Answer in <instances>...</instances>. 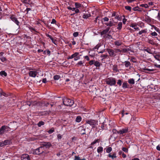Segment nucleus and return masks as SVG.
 <instances>
[{
    "instance_id": "nucleus-1",
    "label": "nucleus",
    "mask_w": 160,
    "mask_h": 160,
    "mask_svg": "<svg viewBox=\"0 0 160 160\" xmlns=\"http://www.w3.org/2000/svg\"><path fill=\"white\" fill-rule=\"evenodd\" d=\"M105 82L107 84L111 86H115L116 81L115 78H109L106 79Z\"/></svg>"
},
{
    "instance_id": "nucleus-2",
    "label": "nucleus",
    "mask_w": 160,
    "mask_h": 160,
    "mask_svg": "<svg viewBox=\"0 0 160 160\" xmlns=\"http://www.w3.org/2000/svg\"><path fill=\"white\" fill-rule=\"evenodd\" d=\"M63 104L65 106H71L74 104V101L71 99L65 98L63 99Z\"/></svg>"
},
{
    "instance_id": "nucleus-3",
    "label": "nucleus",
    "mask_w": 160,
    "mask_h": 160,
    "mask_svg": "<svg viewBox=\"0 0 160 160\" xmlns=\"http://www.w3.org/2000/svg\"><path fill=\"white\" fill-rule=\"evenodd\" d=\"M97 121L94 119H89L86 121V123L89 124L92 128H95V126L98 124Z\"/></svg>"
},
{
    "instance_id": "nucleus-4",
    "label": "nucleus",
    "mask_w": 160,
    "mask_h": 160,
    "mask_svg": "<svg viewBox=\"0 0 160 160\" xmlns=\"http://www.w3.org/2000/svg\"><path fill=\"white\" fill-rule=\"evenodd\" d=\"M10 131V128L6 126H2L0 128V135H2L5 132Z\"/></svg>"
},
{
    "instance_id": "nucleus-5",
    "label": "nucleus",
    "mask_w": 160,
    "mask_h": 160,
    "mask_svg": "<svg viewBox=\"0 0 160 160\" xmlns=\"http://www.w3.org/2000/svg\"><path fill=\"white\" fill-rule=\"evenodd\" d=\"M41 146L43 148L45 147L46 148H49L52 146V144L49 142H43L41 143Z\"/></svg>"
},
{
    "instance_id": "nucleus-6",
    "label": "nucleus",
    "mask_w": 160,
    "mask_h": 160,
    "mask_svg": "<svg viewBox=\"0 0 160 160\" xmlns=\"http://www.w3.org/2000/svg\"><path fill=\"white\" fill-rule=\"evenodd\" d=\"M107 51L109 54V55L111 57H114L116 56L117 52H115L113 50L109 48L106 49Z\"/></svg>"
},
{
    "instance_id": "nucleus-7",
    "label": "nucleus",
    "mask_w": 160,
    "mask_h": 160,
    "mask_svg": "<svg viewBox=\"0 0 160 160\" xmlns=\"http://www.w3.org/2000/svg\"><path fill=\"white\" fill-rule=\"evenodd\" d=\"M38 72L36 69L33 71H29L28 75L30 77L35 78L38 74Z\"/></svg>"
},
{
    "instance_id": "nucleus-8",
    "label": "nucleus",
    "mask_w": 160,
    "mask_h": 160,
    "mask_svg": "<svg viewBox=\"0 0 160 160\" xmlns=\"http://www.w3.org/2000/svg\"><path fill=\"white\" fill-rule=\"evenodd\" d=\"M12 142L10 140H5L0 142V146L2 147L4 146L9 145Z\"/></svg>"
},
{
    "instance_id": "nucleus-9",
    "label": "nucleus",
    "mask_w": 160,
    "mask_h": 160,
    "mask_svg": "<svg viewBox=\"0 0 160 160\" xmlns=\"http://www.w3.org/2000/svg\"><path fill=\"white\" fill-rule=\"evenodd\" d=\"M44 152L43 148L41 146L40 147L36 149L34 152V153L36 154L39 155L42 153Z\"/></svg>"
},
{
    "instance_id": "nucleus-10",
    "label": "nucleus",
    "mask_w": 160,
    "mask_h": 160,
    "mask_svg": "<svg viewBox=\"0 0 160 160\" xmlns=\"http://www.w3.org/2000/svg\"><path fill=\"white\" fill-rule=\"evenodd\" d=\"M21 160H30L29 155L27 154H22L21 158Z\"/></svg>"
},
{
    "instance_id": "nucleus-11",
    "label": "nucleus",
    "mask_w": 160,
    "mask_h": 160,
    "mask_svg": "<svg viewBox=\"0 0 160 160\" xmlns=\"http://www.w3.org/2000/svg\"><path fill=\"white\" fill-rule=\"evenodd\" d=\"M128 131V128H123L121 130L119 131V134H122L124 133L127 132Z\"/></svg>"
},
{
    "instance_id": "nucleus-12",
    "label": "nucleus",
    "mask_w": 160,
    "mask_h": 160,
    "mask_svg": "<svg viewBox=\"0 0 160 160\" xmlns=\"http://www.w3.org/2000/svg\"><path fill=\"white\" fill-rule=\"evenodd\" d=\"M15 23H16V24L19 26V24H20V22H19L18 21V19H17V18L14 17V16H12L11 18H10Z\"/></svg>"
},
{
    "instance_id": "nucleus-13",
    "label": "nucleus",
    "mask_w": 160,
    "mask_h": 160,
    "mask_svg": "<svg viewBox=\"0 0 160 160\" xmlns=\"http://www.w3.org/2000/svg\"><path fill=\"white\" fill-rule=\"evenodd\" d=\"M100 141V140L99 139H96L91 143L90 145V146L89 147V148H94V145L97 143H99Z\"/></svg>"
},
{
    "instance_id": "nucleus-14",
    "label": "nucleus",
    "mask_w": 160,
    "mask_h": 160,
    "mask_svg": "<svg viewBox=\"0 0 160 160\" xmlns=\"http://www.w3.org/2000/svg\"><path fill=\"white\" fill-rule=\"evenodd\" d=\"M111 17H115V19H117L118 20H119L120 19V18L119 17V15L115 12H113L112 13Z\"/></svg>"
},
{
    "instance_id": "nucleus-15",
    "label": "nucleus",
    "mask_w": 160,
    "mask_h": 160,
    "mask_svg": "<svg viewBox=\"0 0 160 160\" xmlns=\"http://www.w3.org/2000/svg\"><path fill=\"white\" fill-rule=\"evenodd\" d=\"M79 132L82 135L85 134V129L83 127H80L79 128Z\"/></svg>"
},
{
    "instance_id": "nucleus-16",
    "label": "nucleus",
    "mask_w": 160,
    "mask_h": 160,
    "mask_svg": "<svg viewBox=\"0 0 160 160\" xmlns=\"http://www.w3.org/2000/svg\"><path fill=\"white\" fill-rule=\"evenodd\" d=\"M108 156L110 158H111L112 159H114L115 158H117L116 153L115 152H114L112 154L111 153L108 154Z\"/></svg>"
},
{
    "instance_id": "nucleus-17",
    "label": "nucleus",
    "mask_w": 160,
    "mask_h": 160,
    "mask_svg": "<svg viewBox=\"0 0 160 160\" xmlns=\"http://www.w3.org/2000/svg\"><path fill=\"white\" fill-rule=\"evenodd\" d=\"M110 29V27H107L105 29L103 30L102 32H101V35H103L107 34L109 31Z\"/></svg>"
},
{
    "instance_id": "nucleus-18",
    "label": "nucleus",
    "mask_w": 160,
    "mask_h": 160,
    "mask_svg": "<svg viewBox=\"0 0 160 160\" xmlns=\"http://www.w3.org/2000/svg\"><path fill=\"white\" fill-rule=\"evenodd\" d=\"M39 104V106H46L47 107L49 104V103L48 102H45L44 101H42L38 103Z\"/></svg>"
},
{
    "instance_id": "nucleus-19",
    "label": "nucleus",
    "mask_w": 160,
    "mask_h": 160,
    "mask_svg": "<svg viewBox=\"0 0 160 160\" xmlns=\"http://www.w3.org/2000/svg\"><path fill=\"white\" fill-rule=\"evenodd\" d=\"M78 52H76L74 53L73 54H72L71 56H69L68 58H67L68 59H72L73 58H75L78 55Z\"/></svg>"
},
{
    "instance_id": "nucleus-20",
    "label": "nucleus",
    "mask_w": 160,
    "mask_h": 160,
    "mask_svg": "<svg viewBox=\"0 0 160 160\" xmlns=\"http://www.w3.org/2000/svg\"><path fill=\"white\" fill-rule=\"evenodd\" d=\"M143 51L147 52L151 54H153V52L152 51L151 49H150V48H144L143 49Z\"/></svg>"
},
{
    "instance_id": "nucleus-21",
    "label": "nucleus",
    "mask_w": 160,
    "mask_h": 160,
    "mask_svg": "<svg viewBox=\"0 0 160 160\" xmlns=\"http://www.w3.org/2000/svg\"><path fill=\"white\" fill-rule=\"evenodd\" d=\"M46 35L47 37L51 39L52 42H53L54 44H56L55 43L56 40L53 38V37H52L51 35L48 34H46Z\"/></svg>"
},
{
    "instance_id": "nucleus-22",
    "label": "nucleus",
    "mask_w": 160,
    "mask_h": 160,
    "mask_svg": "<svg viewBox=\"0 0 160 160\" xmlns=\"http://www.w3.org/2000/svg\"><path fill=\"white\" fill-rule=\"evenodd\" d=\"M128 51H132L131 48H123L122 50V52L123 53L127 52Z\"/></svg>"
},
{
    "instance_id": "nucleus-23",
    "label": "nucleus",
    "mask_w": 160,
    "mask_h": 160,
    "mask_svg": "<svg viewBox=\"0 0 160 160\" xmlns=\"http://www.w3.org/2000/svg\"><path fill=\"white\" fill-rule=\"evenodd\" d=\"M104 24L107 26L109 27L114 25L112 21H110L109 22H106Z\"/></svg>"
},
{
    "instance_id": "nucleus-24",
    "label": "nucleus",
    "mask_w": 160,
    "mask_h": 160,
    "mask_svg": "<svg viewBox=\"0 0 160 160\" xmlns=\"http://www.w3.org/2000/svg\"><path fill=\"white\" fill-rule=\"evenodd\" d=\"M106 125H105L104 123H102V125L101 126V128L99 129V130L98 131H100L101 132L103 130H106V129L104 128V127L106 126Z\"/></svg>"
},
{
    "instance_id": "nucleus-25",
    "label": "nucleus",
    "mask_w": 160,
    "mask_h": 160,
    "mask_svg": "<svg viewBox=\"0 0 160 160\" xmlns=\"http://www.w3.org/2000/svg\"><path fill=\"white\" fill-rule=\"evenodd\" d=\"M114 43L115 45L119 46L122 44V42L120 41H117L114 42Z\"/></svg>"
},
{
    "instance_id": "nucleus-26",
    "label": "nucleus",
    "mask_w": 160,
    "mask_h": 160,
    "mask_svg": "<svg viewBox=\"0 0 160 160\" xmlns=\"http://www.w3.org/2000/svg\"><path fill=\"white\" fill-rule=\"evenodd\" d=\"M131 27L134 28V29L136 30H139V28L138 27H135L136 26V24L135 23H132L130 25Z\"/></svg>"
},
{
    "instance_id": "nucleus-27",
    "label": "nucleus",
    "mask_w": 160,
    "mask_h": 160,
    "mask_svg": "<svg viewBox=\"0 0 160 160\" xmlns=\"http://www.w3.org/2000/svg\"><path fill=\"white\" fill-rule=\"evenodd\" d=\"M128 85L126 82H124L122 84V88H128Z\"/></svg>"
},
{
    "instance_id": "nucleus-28",
    "label": "nucleus",
    "mask_w": 160,
    "mask_h": 160,
    "mask_svg": "<svg viewBox=\"0 0 160 160\" xmlns=\"http://www.w3.org/2000/svg\"><path fill=\"white\" fill-rule=\"evenodd\" d=\"M122 23L121 22H119L117 26V29L118 30H121L122 28Z\"/></svg>"
},
{
    "instance_id": "nucleus-29",
    "label": "nucleus",
    "mask_w": 160,
    "mask_h": 160,
    "mask_svg": "<svg viewBox=\"0 0 160 160\" xmlns=\"http://www.w3.org/2000/svg\"><path fill=\"white\" fill-rule=\"evenodd\" d=\"M0 75L2 76L6 77L7 75V73L4 71H2L0 72Z\"/></svg>"
},
{
    "instance_id": "nucleus-30",
    "label": "nucleus",
    "mask_w": 160,
    "mask_h": 160,
    "mask_svg": "<svg viewBox=\"0 0 160 160\" xmlns=\"http://www.w3.org/2000/svg\"><path fill=\"white\" fill-rule=\"evenodd\" d=\"M31 102L32 106H34L35 105H37V106H39V104L38 103L39 102H37L36 101H31Z\"/></svg>"
},
{
    "instance_id": "nucleus-31",
    "label": "nucleus",
    "mask_w": 160,
    "mask_h": 160,
    "mask_svg": "<svg viewBox=\"0 0 160 160\" xmlns=\"http://www.w3.org/2000/svg\"><path fill=\"white\" fill-rule=\"evenodd\" d=\"M94 65L96 67H99L101 65V64L100 62L97 61L95 62Z\"/></svg>"
},
{
    "instance_id": "nucleus-32",
    "label": "nucleus",
    "mask_w": 160,
    "mask_h": 160,
    "mask_svg": "<svg viewBox=\"0 0 160 160\" xmlns=\"http://www.w3.org/2000/svg\"><path fill=\"white\" fill-rule=\"evenodd\" d=\"M103 148L102 147H98L97 149V152L98 153H102L103 151Z\"/></svg>"
},
{
    "instance_id": "nucleus-33",
    "label": "nucleus",
    "mask_w": 160,
    "mask_h": 160,
    "mask_svg": "<svg viewBox=\"0 0 160 160\" xmlns=\"http://www.w3.org/2000/svg\"><path fill=\"white\" fill-rule=\"evenodd\" d=\"M112 70L115 72H119L117 65H114L113 66Z\"/></svg>"
},
{
    "instance_id": "nucleus-34",
    "label": "nucleus",
    "mask_w": 160,
    "mask_h": 160,
    "mask_svg": "<svg viewBox=\"0 0 160 160\" xmlns=\"http://www.w3.org/2000/svg\"><path fill=\"white\" fill-rule=\"evenodd\" d=\"M128 82L130 84H134L135 83L134 80L133 78L129 79Z\"/></svg>"
},
{
    "instance_id": "nucleus-35",
    "label": "nucleus",
    "mask_w": 160,
    "mask_h": 160,
    "mask_svg": "<svg viewBox=\"0 0 160 160\" xmlns=\"http://www.w3.org/2000/svg\"><path fill=\"white\" fill-rule=\"evenodd\" d=\"M145 21L149 23L151 21V19L149 17H146L144 19Z\"/></svg>"
},
{
    "instance_id": "nucleus-36",
    "label": "nucleus",
    "mask_w": 160,
    "mask_h": 160,
    "mask_svg": "<svg viewBox=\"0 0 160 160\" xmlns=\"http://www.w3.org/2000/svg\"><path fill=\"white\" fill-rule=\"evenodd\" d=\"M124 62L125 63V65L126 67L128 68L131 66V64L129 62L126 61Z\"/></svg>"
},
{
    "instance_id": "nucleus-37",
    "label": "nucleus",
    "mask_w": 160,
    "mask_h": 160,
    "mask_svg": "<svg viewBox=\"0 0 160 160\" xmlns=\"http://www.w3.org/2000/svg\"><path fill=\"white\" fill-rule=\"evenodd\" d=\"M90 14H84L82 16V18H87L91 16Z\"/></svg>"
},
{
    "instance_id": "nucleus-38",
    "label": "nucleus",
    "mask_w": 160,
    "mask_h": 160,
    "mask_svg": "<svg viewBox=\"0 0 160 160\" xmlns=\"http://www.w3.org/2000/svg\"><path fill=\"white\" fill-rule=\"evenodd\" d=\"M75 5L76 8H78L81 7L82 5L79 3L76 2L75 3Z\"/></svg>"
},
{
    "instance_id": "nucleus-39",
    "label": "nucleus",
    "mask_w": 160,
    "mask_h": 160,
    "mask_svg": "<svg viewBox=\"0 0 160 160\" xmlns=\"http://www.w3.org/2000/svg\"><path fill=\"white\" fill-rule=\"evenodd\" d=\"M44 124V122L42 121H40L37 124V125L38 127H40L42 126Z\"/></svg>"
},
{
    "instance_id": "nucleus-40",
    "label": "nucleus",
    "mask_w": 160,
    "mask_h": 160,
    "mask_svg": "<svg viewBox=\"0 0 160 160\" xmlns=\"http://www.w3.org/2000/svg\"><path fill=\"white\" fill-rule=\"evenodd\" d=\"M82 120V118L80 116H78L76 119V121L77 122H80Z\"/></svg>"
},
{
    "instance_id": "nucleus-41",
    "label": "nucleus",
    "mask_w": 160,
    "mask_h": 160,
    "mask_svg": "<svg viewBox=\"0 0 160 160\" xmlns=\"http://www.w3.org/2000/svg\"><path fill=\"white\" fill-rule=\"evenodd\" d=\"M105 149H106V152L108 153H110L112 150V148L111 147H108L107 148H105Z\"/></svg>"
},
{
    "instance_id": "nucleus-42",
    "label": "nucleus",
    "mask_w": 160,
    "mask_h": 160,
    "mask_svg": "<svg viewBox=\"0 0 160 160\" xmlns=\"http://www.w3.org/2000/svg\"><path fill=\"white\" fill-rule=\"evenodd\" d=\"M147 32V29H144L140 31H139L138 33V34L140 35H141L143 33H146Z\"/></svg>"
},
{
    "instance_id": "nucleus-43",
    "label": "nucleus",
    "mask_w": 160,
    "mask_h": 160,
    "mask_svg": "<svg viewBox=\"0 0 160 160\" xmlns=\"http://www.w3.org/2000/svg\"><path fill=\"white\" fill-rule=\"evenodd\" d=\"M109 20L108 18L107 17H105L104 18L102 19V20H101V21L102 22L103 21L104 22H108Z\"/></svg>"
},
{
    "instance_id": "nucleus-44",
    "label": "nucleus",
    "mask_w": 160,
    "mask_h": 160,
    "mask_svg": "<svg viewBox=\"0 0 160 160\" xmlns=\"http://www.w3.org/2000/svg\"><path fill=\"white\" fill-rule=\"evenodd\" d=\"M154 58L158 61H160V54L154 56Z\"/></svg>"
},
{
    "instance_id": "nucleus-45",
    "label": "nucleus",
    "mask_w": 160,
    "mask_h": 160,
    "mask_svg": "<svg viewBox=\"0 0 160 160\" xmlns=\"http://www.w3.org/2000/svg\"><path fill=\"white\" fill-rule=\"evenodd\" d=\"M155 97L158 99H160V93H156L155 94Z\"/></svg>"
},
{
    "instance_id": "nucleus-46",
    "label": "nucleus",
    "mask_w": 160,
    "mask_h": 160,
    "mask_svg": "<svg viewBox=\"0 0 160 160\" xmlns=\"http://www.w3.org/2000/svg\"><path fill=\"white\" fill-rule=\"evenodd\" d=\"M100 57L102 58V60L103 59H105L107 58L108 57V55L107 54H102L101 56Z\"/></svg>"
},
{
    "instance_id": "nucleus-47",
    "label": "nucleus",
    "mask_w": 160,
    "mask_h": 160,
    "mask_svg": "<svg viewBox=\"0 0 160 160\" xmlns=\"http://www.w3.org/2000/svg\"><path fill=\"white\" fill-rule=\"evenodd\" d=\"M60 78V76L58 75H55L54 76L53 78L55 80H58Z\"/></svg>"
},
{
    "instance_id": "nucleus-48",
    "label": "nucleus",
    "mask_w": 160,
    "mask_h": 160,
    "mask_svg": "<svg viewBox=\"0 0 160 160\" xmlns=\"http://www.w3.org/2000/svg\"><path fill=\"white\" fill-rule=\"evenodd\" d=\"M54 131V129L53 128H52L48 132L49 134H51Z\"/></svg>"
},
{
    "instance_id": "nucleus-49",
    "label": "nucleus",
    "mask_w": 160,
    "mask_h": 160,
    "mask_svg": "<svg viewBox=\"0 0 160 160\" xmlns=\"http://www.w3.org/2000/svg\"><path fill=\"white\" fill-rule=\"evenodd\" d=\"M148 43L152 45H155V43L152 40H148Z\"/></svg>"
},
{
    "instance_id": "nucleus-50",
    "label": "nucleus",
    "mask_w": 160,
    "mask_h": 160,
    "mask_svg": "<svg viewBox=\"0 0 160 160\" xmlns=\"http://www.w3.org/2000/svg\"><path fill=\"white\" fill-rule=\"evenodd\" d=\"M125 8L126 9L128 10L129 11H131V9H132L131 7H130L129 6H125Z\"/></svg>"
},
{
    "instance_id": "nucleus-51",
    "label": "nucleus",
    "mask_w": 160,
    "mask_h": 160,
    "mask_svg": "<svg viewBox=\"0 0 160 160\" xmlns=\"http://www.w3.org/2000/svg\"><path fill=\"white\" fill-rule=\"evenodd\" d=\"M0 59L2 61V62H4L7 60L6 58L4 57H0Z\"/></svg>"
},
{
    "instance_id": "nucleus-52",
    "label": "nucleus",
    "mask_w": 160,
    "mask_h": 160,
    "mask_svg": "<svg viewBox=\"0 0 160 160\" xmlns=\"http://www.w3.org/2000/svg\"><path fill=\"white\" fill-rule=\"evenodd\" d=\"M117 84L119 86H121L122 84V81L121 79H118L117 82Z\"/></svg>"
},
{
    "instance_id": "nucleus-53",
    "label": "nucleus",
    "mask_w": 160,
    "mask_h": 160,
    "mask_svg": "<svg viewBox=\"0 0 160 160\" xmlns=\"http://www.w3.org/2000/svg\"><path fill=\"white\" fill-rule=\"evenodd\" d=\"M122 150L125 152L128 153V149L125 147H123L122 148Z\"/></svg>"
},
{
    "instance_id": "nucleus-54",
    "label": "nucleus",
    "mask_w": 160,
    "mask_h": 160,
    "mask_svg": "<svg viewBox=\"0 0 160 160\" xmlns=\"http://www.w3.org/2000/svg\"><path fill=\"white\" fill-rule=\"evenodd\" d=\"M112 132H113V134H117V133L119 134V131H118L116 129H113L112 130Z\"/></svg>"
},
{
    "instance_id": "nucleus-55",
    "label": "nucleus",
    "mask_w": 160,
    "mask_h": 160,
    "mask_svg": "<svg viewBox=\"0 0 160 160\" xmlns=\"http://www.w3.org/2000/svg\"><path fill=\"white\" fill-rule=\"evenodd\" d=\"M140 6L142 7H144L145 8H147L148 7V5L147 4H141L140 5Z\"/></svg>"
},
{
    "instance_id": "nucleus-56",
    "label": "nucleus",
    "mask_w": 160,
    "mask_h": 160,
    "mask_svg": "<svg viewBox=\"0 0 160 160\" xmlns=\"http://www.w3.org/2000/svg\"><path fill=\"white\" fill-rule=\"evenodd\" d=\"M95 62V61L94 60H91L89 62V64L90 65H92L93 64H94V63Z\"/></svg>"
},
{
    "instance_id": "nucleus-57",
    "label": "nucleus",
    "mask_w": 160,
    "mask_h": 160,
    "mask_svg": "<svg viewBox=\"0 0 160 160\" xmlns=\"http://www.w3.org/2000/svg\"><path fill=\"white\" fill-rule=\"evenodd\" d=\"M131 61L133 62H137L136 58L133 57L131 58Z\"/></svg>"
},
{
    "instance_id": "nucleus-58",
    "label": "nucleus",
    "mask_w": 160,
    "mask_h": 160,
    "mask_svg": "<svg viewBox=\"0 0 160 160\" xmlns=\"http://www.w3.org/2000/svg\"><path fill=\"white\" fill-rule=\"evenodd\" d=\"M83 63L81 61H79L77 64L76 65H77L78 67V65H81Z\"/></svg>"
},
{
    "instance_id": "nucleus-59",
    "label": "nucleus",
    "mask_w": 160,
    "mask_h": 160,
    "mask_svg": "<svg viewBox=\"0 0 160 160\" xmlns=\"http://www.w3.org/2000/svg\"><path fill=\"white\" fill-rule=\"evenodd\" d=\"M151 34L152 36H157L158 35V34L155 32H152Z\"/></svg>"
},
{
    "instance_id": "nucleus-60",
    "label": "nucleus",
    "mask_w": 160,
    "mask_h": 160,
    "mask_svg": "<svg viewBox=\"0 0 160 160\" xmlns=\"http://www.w3.org/2000/svg\"><path fill=\"white\" fill-rule=\"evenodd\" d=\"M68 9L69 10H71L72 11H74V10H75V8H72L71 7H68Z\"/></svg>"
},
{
    "instance_id": "nucleus-61",
    "label": "nucleus",
    "mask_w": 160,
    "mask_h": 160,
    "mask_svg": "<svg viewBox=\"0 0 160 160\" xmlns=\"http://www.w3.org/2000/svg\"><path fill=\"white\" fill-rule=\"evenodd\" d=\"M74 157V160H80V158L79 157V156H75Z\"/></svg>"
},
{
    "instance_id": "nucleus-62",
    "label": "nucleus",
    "mask_w": 160,
    "mask_h": 160,
    "mask_svg": "<svg viewBox=\"0 0 160 160\" xmlns=\"http://www.w3.org/2000/svg\"><path fill=\"white\" fill-rule=\"evenodd\" d=\"M29 29L31 31V32H32L33 31L36 32V31L35 29L32 27H30L29 28Z\"/></svg>"
},
{
    "instance_id": "nucleus-63",
    "label": "nucleus",
    "mask_w": 160,
    "mask_h": 160,
    "mask_svg": "<svg viewBox=\"0 0 160 160\" xmlns=\"http://www.w3.org/2000/svg\"><path fill=\"white\" fill-rule=\"evenodd\" d=\"M62 135L60 134H58L57 135V138L58 139H61L62 138Z\"/></svg>"
},
{
    "instance_id": "nucleus-64",
    "label": "nucleus",
    "mask_w": 160,
    "mask_h": 160,
    "mask_svg": "<svg viewBox=\"0 0 160 160\" xmlns=\"http://www.w3.org/2000/svg\"><path fill=\"white\" fill-rule=\"evenodd\" d=\"M73 35L75 37H77L78 35V32H75L73 33Z\"/></svg>"
}]
</instances>
